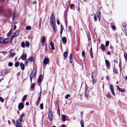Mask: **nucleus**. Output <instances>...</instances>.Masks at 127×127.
Returning <instances> with one entry per match:
<instances>
[{"label":"nucleus","instance_id":"nucleus-52","mask_svg":"<svg viewBox=\"0 0 127 127\" xmlns=\"http://www.w3.org/2000/svg\"><path fill=\"white\" fill-rule=\"evenodd\" d=\"M55 19L54 16V15H52L50 17V19Z\"/></svg>","mask_w":127,"mask_h":127},{"label":"nucleus","instance_id":"nucleus-56","mask_svg":"<svg viewBox=\"0 0 127 127\" xmlns=\"http://www.w3.org/2000/svg\"><path fill=\"white\" fill-rule=\"evenodd\" d=\"M24 116V113H22L20 116L19 118H22V117H23Z\"/></svg>","mask_w":127,"mask_h":127},{"label":"nucleus","instance_id":"nucleus-16","mask_svg":"<svg viewBox=\"0 0 127 127\" xmlns=\"http://www.w3.org/2000/svg\"><path fill=\"white\" fill-rule=\"evenodd\" d=\"M4 39L3 37H1L0 38V42L1 43H3L4 41Z\"/></svg>","mask_w":127,"mask_h":127},{"label":"nucleus","instance_id":"nucleus-46","mask_svg":"<svg viewBox=\"0 0 127 127\" xmlns=\"http://www.w3.org/2000/svg\"><path fill=\"white\" fill-rule=\"evenodd\" d=\"M72 53H71L70 54V55L69 60H72Z\"/></svg>","mask_w":127,"mask_h":127},{"label":"nucleus","instance_id":"nucleus-15","mask_svg":"<svg viewBox=\"0 0 127 127\" xmlns=\"http://www.w3.org/2000/svg\"><path fill=\"white\" fill-rule=\"evenodd\" d=\"M20 33V31L19 30H17L16 31L13 33L16 36H17L19 35Z\"/></svg>","mask_w":127,"mask_h":127},{"label":"nucleus","instance_id":"nucleus-38","mask_svg":"<svg viewBox=\"0 0 127 127\" xmlns=\"http://www.w3.org/2000/svg\"><path fill=\"white\" fill-rule=\"evenodd\" d=\"M67 55V52H65L63 54V56L64 57H66Z\"/></svg>","mask_w":127,"mask_h":127},{"label":"nucleus","instance_id":"nucleus-21","mask_svg":"<svg viewBox=\"0 0 127 127\" xmlns=\"http://www.w3.org/2000/svg\"><path fill=\"white\" fill-rule=\"evenodd\" d=\"M29 60L31 62H33L34 61V59H33L32 57H31L29 58Z\"/></svg>","mask_w":127,"mask_h":127},{"label":"nucleus","instance_id":"nucleus-10","mask_svg":"<svg viewBox=\"0 0 127 127\" xmlns=\"http://www.w3.org/2000/svg\"><path fill=\"white\" fill-rule=\"evenodd\" d=\"M10 41L9 38L4 39V41L3 44H6L8 43Z\"/></svg>","mask_w":127,"mask_h":127},{"label":"nucleus","instance_id":"nucleus-45","mask_svg":"<svg viewBox=\"0 0 127 127\" xmlns=\"http://www.w3.org/2000/svg\"><path fill=\"white\" fill-rule=\"evenodd\" d=\"M106 96L109 98H110L111 97V96L109 93L107 94L106 95Z\"/></svg>","mask_w":127,"mask_h":127},{"label":"nucleus","instance_id":"nucleus-2","mask_svg":"<svg viewBox=\"0 0 127 127\" xmlns=\"http://www.w3.org/2000/svg\"><path fill=\"white\" fill-rule=\"evenodd\" d=\"M24 107V105L22 103H19L18 105V108L20 110L23 109Z\"/></svg>","mask_w":127,"mask_h":127},{"label":"nucleus","instance_id":"nucleus-14","mask_svg":"<svg viewBox=\"0 0 127 127\" xmlns=\"http://www.w3.org/2000/svg\"><path fill=\"white\" fill-rule=\"evenodd\" d=\"M50 45L51 47V50H53L55 49L54 47V44L53 42H51L50 43Z\"/></svg>","mask_w":127,"mask_h":127},{"label":"nucleus","instance_id":"nucleus-28","mask_svg":"<svg viewBox=\"0 0 127 127\" xmlns=\"http://www.w3.org/2000/svg\"><path fill=\"white\" fill-rule=\"evenodd\" d=\"M16 53H12L11 52L10 53V56L12 58L15 55Z\"/></svg>","mask_w":127,"mask_h":127},{"label":"nucleus","instance_id":"nucleus-7","mask_svg":"<svg viewBox=\"0 0 127 127\" xmlns=\"http://www.w3.org/2000/svg\"><path fill=\"white\" fill-rule=\"evenodd\" d=\"M20 65L21 69L22 70H24L25 69V66L24 64L22 63H20Z\"/></svg>","mask_w":127,"mask_h":127},{"label":"nucleus","instance_id":"nucleus-37","mask_svg":"<svg viewBox=\"0 0 127 127\" xmlns=\"http://www.w3.org/2000/svg\"><path fill=\"white\" fill-rule=\"evenodd\" d=\"M109 43V41H107L105 42V46L107 47L108 46Z\"/></svg>","mask_w":127,"mask_h":127},{"label":"nucleus","instance_id":"nucleus-50","mask_svg":"<svg viewBox=\"0 0 127 127\" xmlns=\"http://www.w3.org/2000/svg\"><path fill=\"white\" fill-rule=\"evenodd\" d=\"M122 25L124 27H125L126 25V23L124 22L123 23H122Z\"/></svg>","mask_w":127,"mask_h":127},{"label":"nucleus","instance_id":"nucleus-63","mask_svg":"<svg viewBox=\"0 0 127 127\" xmlns=\"http://www.w3.org/2000/svg\"><path fill=\"white\" fill-rule=\"evenodd\" d=\"M97 17L98 18V20H99V21H100V18H101L100 15H99L98 16H97Z\"/></svg>","mask_w":127,"mask_h":127},{"label":"nucleus","instance_id":"nucleus-24","mask_svg":"<svg viewBox=\"0 0 127 127\" xmlns=\"http://www.w3.org/2000/svg\"><path fill=\"white\" fill-rule=\"evenodd\" d=\"M50 22L51 23V24H53V23H55V19H50Z\"/></svg>","mask_w":127,"mask_h":127},{"label":"nucleus","instance_id":"nucleus-51","mask_svg":"<svg viewBox=\"0 0 127 127\" xmlns=\"http://www.w3.org/2000/svg\"><path fill=\"white\" fill-rule=\"evenodd\" d=\"M63 29L64 27L62 25H61L60 27V30L63 31Z\"/></svg>","mask_w":127,"mask_h":127},{"label":"nucleus","instance_id":"nucleus-3","mask_svg":"<svg viewBox=\"0 0 127 127\" xmlns=\"http://www.w3.org/2000/svg\"><path fill=\"white\" fill-rule=\"evenodd\" d=\"M51 26L52 28L53 31L55 32V33H56V30L55 23H53V24H52Z\"/></svg>","mask_w":127,"mask_h":127},{"label":"nucleus","instance_id":"nucleus-32","mask_svg":"<svg viewBox=\"0 0 127 127\" xmlns=\"http://www.w3.org/2000/svg\"><path fill=\"white\" fill-rule=\"evenodd\" d=\"M30 43L28 41L26 42L25 45L27 47H29L30 45Z\"/></svg>","mask_w":127,"mask_h":127},{"label":"nucleus","instance_id":"nucleus-48","mask_svg":"<svg viewBox=\"0 0 127 127\" xmlns=\"http://www.w3.org/2000/svg\"><path fill=\"white\" fill-rule=\"evenodd\" d=\"M0 101L1 102H4L3 99L1 97H0Z\"/></svg>","mask_w":127,"mask_h":127},{"label":"nucleus","instance_id":"nucleus-55","mask_svg":"<svg viewBox=\"0 0 127 127\" xmlns=\"http://www.w3.org/2000/svg\"><path fill=\"white\" fill-rule=\"evenodd\" d=\"M71 26H69L68 27V30L69 31H71Z\"/></svg>","mask_w":127,"mask_h":127},{"label":"nucleus","instance_id":"nucleus-23","mask_svg":"<svg viewBox=\"0 0 127 127\" xmlns=\"http://www.w3.org/2000/svg\"><path fill=\"white\" fill-rule=\"evenodd\" d=\"M45 41V37L44 36H43L41 40V42L42 43H44Z\"/></svg>","mask_w":127,"mask_h":127},{"label":"nucleus","instance_id":"nucleus-60","mask_svg":"<svg viewBox=\"0 0 127 127\" xmlns=\"http://www.w3.org/2000/svg\"><path fill=\"white\" fill-rule=\"evenodd\" d=\"M19 122H22V121H23L22 118H19Z\"/></svg>","mask_w":127,"mask_h":127},{"label":"nucleus","instance_id":"nucleus-43","mask_svg":"<svg viewBox=\"0 0 127 127\" xmlns=\"http://www.w3.org/2000/svg\"><path fill=\"white\" fill-rule=\"evenodd\" d=\"M57 113L59 115V116L60 115V110L59 107H58L57 110Z\"/></svg>","mask_w":127,"mask_h":127},{"label":"nucleus","instance_id":"nucleus-34","mask_svg":"<svg viewBox=\"0 0 127 127\" xmlns=\"http://www.w3.org/2000/svg\"><path fill=\"white\" fill-rule=\"evenodd\" d=\"M124 56L125 59L126 60H127V53L126 52H125L124 53Z\"/></svg>","mask_w":127,"mask_h":127},{"label":"nucleus","instance_id":"nucleus-17","mask_svg":"<svg viewBox=\"0 0 127 127\" xmlns=\"http://www.w3.org/2000/svg\"><path fill=\"white\" fill-rule=\"evenodd\" d=\"M66 116L65 115H63L62 116V120L63 121H65L66 120Z\"/></svg>","mask_w":127,"mask_h":127},{"label":"nucleus","instance_id":"nucleus-12","mask_svg":"<svg viewBox=\"0 0 127 127\" xmlns=\"http://www.w3.org/2000/svg\"><path fill=\"white\" fill-rule=\"evenodd\" d=\"M62 40L64 43H66L67 42V39L65 37H63L62 38Z\"/></svg>","mask_w":127,"mask_h":127},{"label":"nucleus","instance_id":"nucleus-22","mask_svg":"<svg viewBox=\"0 0 127 127\" xmlns=\"http://www.w3.org/2000/svg\"><path fill=\"white\" fill-rule=\"evenodd\" d=\"M35 86V83H31V88L32 89H33L34 88Z\"/></svg>","mask_w":127,"mask_h":127},{"label":"nucleus","instance_id":"nucleus-36","mask_svg":"<svg viewBox=\"0 0 127 127\" xmlns=\"http://www.w3.org/2000/svg\"><path fill=\"white\" fill-rule=\"evenodd\" d=\"M96 13L97 16H98L99 15H100L101 13L99 10H97Z\"/></svg>","mask_w":127,"mask_h":127},{"label":"nucleus","instance_id":"nucleus-1","mask_svg":"<svg viewBox=\"0 0 127 127\" xmlns=\"http://www.w3.org/2000/svg\"><path fill=\"white\" fill-rule=\"evenodd\" d=\"M48 118L51 121L53 119V114L51 110H50L48 114Z\"/></svg>","mask_w":127,"mask_h":127},{"label":"nucleus","instance_id":"nucleus-8","mask_svg":"<svg viewBox=\"0 0 127 127\" xmlns=\"http://www.w3.org/2000/svg\"><path fill=\"white\" fill-rule=\"evenodd\" d=\"M27 55L26 54L22 55L20 58H21L22 60H24L27 58Z\"/></svg>","mask_w":127,"mask_h":127},{"label":"nucleus","instance_id":"nucleus-47","mask_svg":"<svg viewBox=\"0 0 127 127\" xmlns=\"http://www.w3.org/2000/svg\"><path fill=\"white\" fill-rule=\"evenodd\" d=\"M82 56L83 57H84L85 55V52L84 51H83L82 53Z\"/></svg>","mask_w":127,"mask_h":127},{"label":"nucleus","instance_id":"nucleus-26","mask_svg":"<svg viewBox=\"0 0 127 127\" xmlns=\"http://www.w3.org/2000/svg\"><path fill=\"white\" fill-rule=\"evenodd\" d=\"M26 97L27 95H25L22 98V100L23 101H24L26 100Z\"/></svg>","mask_w":127,"mask_h":127},{"label":"nucleus","instance_id":"nucleus-9","mask_svg":"<svg viewBox=\"0 0 127 127\" xmlns=\"http://www.w3.org/2000/svg\"><path fill=\"white\" fill-rule=\"evenodd\" d=\"M117 89L120 92H122L123 93L124 92H125V90H124L122 89L119 86H117Z\"/></svg>","mask_w":127,"mask_h":127},{"label":"nucleus","instance_id":"nucleus-59","mask_svg":"<svg viewBox=\"0 0 127 127\" xmlns=\"http://www.w3.org/2000/svg\"><path fill=\"white\" fill-rule=\"evenodd\" d=\"M111 91V92H112V94L114 95H115V93L114 90L112 91Z\"/></svg>","mask_w":127,"mask_h":127},{"label":"nucleus","instance_id":"nucleus-25","mask_svg":"<svg viewBox=\"0 0 127 127\" xmlns=\"http://www.w3.org/2000/svg\"><path fill=\"white\" fill-rule=\"evenodd\" d=\"M80 124L81 127H84V125L83 120H82L80 121Z\"/></svg>","mask_w":127,"mask_h":127},{"label":"nucleus","instance_id":"nucleus-4","mask_svg":"<svg viewBox=\"0 0 127 127\" xmlns=\"http://www.w3.org/2000/svg\"><path fill=\"white\" fill-rule=\"evenodd\" d=\"M22 124L18 122V120L16 121V127H22Z\"/></svg>","mask_w":127,"mask_h":127},{"label":"nucleus","instance_id":"nucleus-27","mask_svg":"<svg viewBox=\"0 0 127 127\" xmlns=\"http://www.w3.org/2000/svg\"><path fill=\"white\" fill-rule=\"evenodd\" d=\"M110 88L111 91L114 90V88L112 85L111 84L110 85Z\"/></svg>","mask_w":127,"mask_h":127},{"label":"nucleus","instance_id":"nucleus-5","mask_svg":"<svg viewBox=\"0 0 127 127\" xmlns=\"http://www.w3.org/2000/svg\"><path fill=\"white\" fill-rule=\"evenodd\" d=\"M42 76L41 74L40 75L38 78V81L39 83H41L42 81Z\"/></svg>","mask_w":127,"mask_h":127},{"label":"nucleus","instance_id":"nucleus-58","mask_svg":"<svg viewBox=\"0 0 127 127\" xmlns=\"http://www.w3.org/2000/svg\"><path fill=\"white\" fill-rule=\"evenodd\" d=\"M71 60H69L70 62L73 65L74 64L73 61Z\"/></svg>","mask_w":127,"mask_h":127},{"label":"nucleus","instance_id":"nucleus-49","mask_svg":"<svg viewBox=\"0 0 127 127\" xmlns=\"http://www.w3.org/2000/svg\"><path fill=\"white\" fill-rule=\"evenodd\" d=\"M41 89L40 92L39 93L38 95V97L40 96H40L41 95Z\"/></svg>","mask_w":127,"mask_h":127},{"label":"nucleus","instance_id":"nucleus-44","mask_svg":"<svg viewBox=\"0 0 127 127\" xmlns=\"http://www.w3.org/2000/svg\"><path fill=\"white\" fill-rule=\"evenodd\" d=\"M70 96V95L69 94H67L65 96V99H67Z\"/></svg>","mask_w":127,"mask_h":127},{"label":"nucleus","instance_id":"nucleus-33","mask_svg":"<svg viewBox=\"0 0 127 127\" xmlns=\"http://www.w3.org/2000/svg\"><path fill=\"white\" fill-rule=\"evenodd\" d=\"M31 29V27L30 26H27L26 28V29L27 30H30Z\"/></svg>","mask_w":127,"mask_h":127},{"label":"nucleus","instance_id":"nucleus-53","mask_svg":"<svg viewBox=\"0 0 127 127\" xmlns=\"http://www.w3.org/2000/svg\"><path fill=\"white\" fill-rule=\"evenodd\" d=\"M33 70L32 72L31 73L30 75V77H32V78L33 77Z\"/></svg>","mask_w":127,"mask_h":127},{"label":"nucleus","instance_id":"nucleus-11","mask_svg":"<svg viewBox=\"0 0 127 127\" xmlns=\"http://www.w3.org/2000/svg\"><path fill=\"white\" fill-rule=\"evenodd\" d=\"M67 10H66L64 11V18L65 19V21H66V19H67V17H66V15H67Z\"/></svg>","mask_w":127,"mask_h":127},{"label":"nucleus","instance_id":"nucleus-29","mask_svg":"<svg viewBox=\"0 0 127 127\" xmlns=\"http://www.w3.org/2000/svg\"><path fill=\"white\" fill-rule=\"evenodd\" d=\"M19 63L18 61H17L16 62L15 64V66L16 67H18L19 65Z\"/></svg>","mask_w":127,"mask_h":127},{"label":"nucleus","instance_id":"nucleus-18","mask_svg":"<svg viewBox=\"0 0 127 127\" xmlns=\"http://www.w3.org/2000/svg\"><path fill=\"white\" fill-rule=\"evenodd\" d=\"M12 32V29H11L9 32L7 34V36L8 37L9 36Z\"/></svg>","mask_w":127,"mask_h":127},{"label":"nucleus","instance_id":"nucleus-61","mask_svg":"<svg viewBox=\"0 0 127 127\" xmlns=\"http://www.w3.org/2000/svg\"><path fill=\"white\" fill-rule=\"evenodd\" d=\"M115 26L114 25H113L112 27V28L113 30H114L115 29Z\"/></svg>","mask_w":127,"mask_h":127},{"label":"nucleus","instance_id":"nucleus-31","mask_svg":"<svg viewBox=\"0 0 127 127\" xmlns=\"http://www.w3.org/2000/svg\"><path fill=\"white\" fill-rule=\"evenodd\" d=\"M113 72L114 73H115L116 74H118V72L117 69L115 68H114L113 69Z\"/></svg>","mask_w":127,"mask_h":127},{"label":"nucleus","instance_id":"nucleus-40","mask_svg":"<svg viewBox=\"0 0 127 127\" xmlns=\"http://www.w3.org/2000/svg\"><path fill=\"white\" fill-rule=\"evenodd\" d=\"M43 103H42L40 105V108L41 109H43Z\"/></svg>","mask_w":127,"mask_h":127},{"label":"nucleus","instance_id":"nucleus-35","mask_svg":"<svg viewBox=\"0 0 127 127\" xmlns=\"http://www.w3.org/2000/svg\"><path fill=\"white\" fill-rule=\"evenodd\" d=\"M21 46L22 47L24 48L25 47V43L24 42H22L21 43Z\"/></svg>","mask_w":127,"mask_h":127},{"label":"nucleus","instance_id":"nucleus-39","mask_svg":"<svg viewBox=\"0 0 127 127\" xmlns=\"http://www.w3.org/2000/svg\"><path fill=\"white\" fill-rule=\"evenodd\" d=\"M87 36L88 38V39L89 40H90L91 39V36L90 34L88 33V34H87Z\"/></svg>","mask_w":127,"mask_h":127},{"label":"nucleus","instance_id":"nucleus-54","mask_svg":"<svg viewBox=\"0 0 127 127\" xmlns=\"http://www.w3.org/2000/svg\"><path fill=\"white\" fill-rule=\"evenodd\" d=\"M28 63L27 62V61H25V62L24 63V64L26 66H27V64H28Z\"/></svg>","mask_w":127,"mask_h":127},{"label":"nucleus","instance_id":"nucleus-30","mask_svg":"<svg viewBox=\"0 0 127 127\" xmlns=\"http://www.w3.org/2000/svg\"><path fill=\"white\" fill-rule=\"evenodd\" d=\"M121 62L120 61V62L119 64V67L120 68V71L122 70V69L121 68Z\"/></svg>","mask_w":127,"mask_h":127},{"label":"nucleus","instance_id":"nucleus-57","mask_svg":"<svg viewBox=\"0 0 127 127\" xmlns=\"http://www.w3.org/2000/svg\"><path fill=\"white\" fill-rule=\"evenodd\" d=\"M57 24L59 25L60 24V23L59 21V20L58 19H57Z\"/></svg>","mask_w":127,"mask_h":127},{"label":"nucleus","instance_id":"nucleus-41","mask_svg":"<svg viewBox=\"0 0 127 127\" xmlns=\"http://www.w3.org/2000/svg\"><path fill=\"white\" fill-rule=\"evenodd\" d=\"M13 63L11 62H9L8 63V65L9 66H11L13 65Z\"/></svg>","mask_w":127,"mask_h":127},{"label":"nucleus","instance_id":"nucleus-6","mask_svg":"<svg viewBox=\"0 0 127 127\" xmlns=\"http://www.w3.org/2000/svg\"><path fill=\"white\" fill-rule=\"evenodd\" d=\"M49 62V60L47 58H45L44 60L43 63L45 64H47Z\"/></svg>","mask_w":127,"mask_h":127},{"label":"nucleus","instance_id":"nucleus-13","mask_svg":"<svg viewBox=\"0 0 127 127\" xmlns=\"http://www.w3.org/2000/svg\"><path fill=\"white\" fill-rule=\"evenodd\" d=\"M105 62L106 64V66L107 67H110V62L107 60H105Z\"/></svg>","mask_w":127,"mask_h":127},{"label":"nucleus","instance_id":"nucleus-42","mask_svg":"<svg viewBox=\"0 0 127 127\" xmlns=\"http://www.w3.org/2000/svg\"><path fill=\"white\" fill-rule=\"evenodd\" d=\"M94 18L95 21H96L97 20V18L96 16L94 15Z\"/></svg>","mask_w":127,"mask_h":127},{"label":"nucleus","instance_id":"nucleus-62","mask_svg":"<svg viewBox=\"0 0 127 127\" xmlns=\"http://www.w3.org/2000/svg\"><path fill=\"white\" fill-rule=\"evenodd\" d=\"M106 79L107 80H109L110 79L109 77L108 76H106Z\"/></svg>","mask_w":127,"mask_h":127},{"label":"nucleus","instance_id":"nucleus-20","mask_svg":"<svg viewBox=\"0 0 127 127\" xmlns=\"http://www.w3.org/2000/svg\"><path fill=\"white\" fill-rule=\"evenodd\" d=\"M16 37V36L13 33L10 37V40H12L13 38Z\"/></svg>","mask_w":127,"mask_h":127},{"label":"nucleus","instance_id":"nucleus-19","mask_svg":"<svg viewBox=\"0 0 127 127\" xmlns=\"http://www.w3.org/2000/svg\"><path fill=\"white\" fill-rule=\"evenodd\" d=\"M101 48L102 50H104L105 49V46L103 44H101Z\"/></svg>","mask_w":127,"mask_h":127},{"label":"nucleus","instance_id":"nucleus-64","mask_svg":"<svg viewBox=\"0 0 127 127\" xmlns=\"http://www.w3.org/2000/svg\"><path fill=\"white\" fill-rule=\"evenodd\" d=\"M85 95L86 97H87L88 96V93H85Z\"/></svg>","mask_w":127,"mask_h":127}]
</instances>
